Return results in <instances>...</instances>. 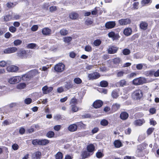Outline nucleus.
<instances>
[{
    "label": "nucleus",
    "mask_w": 159,
    "mask_h": 159,
    "mask_svg": "<svg viewBox=\"0 0 159 159\" xmlns=\"http://www.w3.org/2000/svg\"><path fill=\"white\" fill-rule=\"evenodd\" d=\"M146 81L145 78L140 77L134 79L133 81V84L134 85H138L145 83Z\"/></svg>",
    "instance_id": "obj_1"
},
{
    "label": "nucleus",
    "mask_w": 159,
    "mask_h": 159,
    "mask_svg": "<svg viewBox=\"0 0 159 159\" xmlns=\"http://www.w3.org/2000/svg\"><path fill=\"white\" fill-rule=\"evenodd\" d=\"M132 96L134 100L139 99L143 96L142 92L140 90H135L133 93Z\"/></svg>",
    "instance_id": "obj_2"
},
{
    "label": "nucleus",
    "mask_w": 159,
    "mask_h": 159,
    "mask_svg": "<svg viewBox=\"0 0 159 159\" xmlns=\"http://www.w3.org/2000/svg\"><path fill=\"white\" fill-rule=\"evenodd\" d=\"M17 56L21 59H26L28 55L27 52L24 49H20L17 53Z\"/></svg>",
    "instance_id": "obj_3"
},
{
    "label": "nucleus",
    "mask_w": 159,
    "mask_h": 159,
    "mask_svg": "<svg viewBox=\"0 0 159 159\" xmlns=\"http://www.w3.org/2000/svg\"><path fill=\"white\" fill-rule=\"evenodd\" d=\"M21 80L20 76H16L10 78L8 79V82L10 84H14L19 82Z\"/></svg>",
    "instance_id": "obj_4"
},
{
    "label": "nucleus",
    "mask_w": 159,
    "mask_h": 159,
    "mask_svg": "<svg viewBox=\"0 0 159 159\" xmlns=\"http://www.w3.org/2000/svg\"><path fill=\"white\" fill-rule=\"evenodd\" d=\"M65 69V65L62 63H59L56 65L54 67L55 70L58 72L63 71Z\"/></svg>",
    "instance_id": "obj_5"
},
{
    "label": "nucleus",
    "mask_w": 159,
    "mask_h": 159,
    "mask_svg": "<svg viewBox=\"0 0 159 159\" xmlns=\"http://www.w3.org/2000/svg\"><path fill=\"white\" fill-rule=\"evenodd\" d=\"M108 35L110 38H111L113 40L118 39L120 38L118 34H116L113 31H111L109 33Z\"/></svg>",
    "instance_id": "obj_6"
},
{
    "label": "nucleus",
    "mask_w": 159,
    "mask_h": 159,
    "mask_svg": "<svg viewBox=\"0 0 159 159\" xmlns=\"http://www.w3.org/2000/svg\"><path fill=\"white\" fill-rule=\"evenodd\" d=\"M118 22L121 25H124L129 24L131 23V20L129 18L122 19L118 20Z\"/></svg>",
    "instance_id": "obj_7"
},
{
    "label": "nucleus",
    "mask_w": 159,
    "mask_h": 159,
    "mask_svg": "<svg viewBox=\"0 0 159 159\" xmlns=\"http://www.w3.org/2000/svg\"><path fill=\"white\" fill-rule=\"evenodd\" d=\"M6 69L8 72H16L19 70V68L16 66L11 65L8 66Z\"/></svg>",
    "instance_id": "obj_8"
},
{
    "label": "nucleus",
    "mask_w": 159,
    "mask_h": 159,
    "mask_svg": "<svg viewBox=\"0 0 159 159\" xmlns=\"http://www.w3.org/2000/svg\"><path fill=\"white\" fill-rule=\"evenodd\" d=\"M116 25L114 21H110L106 22L105 24V27L108 29L114 28Z\"/></svg>",
    "instance_id": "obj_9"
},
{
    "label": "nucleus",
    "mask_w": 159,
    "mask_h": 159,
    "mask_svg": "<svg viewBox=\"0 0 159 159\" xmlns=\"http://www.w3.org/2000/svg\"><path fill=\"white\" fill-rule=\"evenodd\" d=\"M100 76L99 74L97 72H94L88 75L89 80H94L98 78Z\"/></svg>",
    "instance_id": "obj_10"
},
{
    "label": "nucleus",
    "mask_w": 159,
    "mask_h": 159,
    "mask_svg": "<svg viewBox=\"0 0 159 159\" xmlns=\"http://www.w3.org/2000/svg\"><path fill=\"white\" fill-rule=\"evenodd\" d=\"M145 123V120L143 119H139L135 120L133 124L136 126H141Z\"/></svg>",
    "instance_id": "obj_11"
},
{
    "label": "nucleus",
    "mask_w": 159,
    "mask_h": 159,
    "mask_svg": "<svg viewBox=\"0 0 159 159\" xmlns=\"http://www.w3.org/2000/svg\"><path fill=\"white\" fill-rule=\"evenodd\" d=\"M86 149L92 155L95 150V147L93 144H90L87 146Z\"/></svg>",
    "instance_id": "obj_12"
},
{
    "label": "nucleus",
    "mask_w": 159,
    "mask_h": 159,
    "mask_svg": "<svg viewBox=\"0 0 159 159\" xmlns=\"http://www.w3.org/2000/svg\"><path fill=\"white\" fill-rule=\"evenodd\" d=\"M51 30L48 27H45L43 28L42 30V34L46 36H48L51 34Z\"/></svg>",
    "instance_id": "obj_13"
},
{
    "label": "nucleus",
    "mask_w": 159,
    "mask_h": 159,
    "mask_svg": "<svg viewBox=\"0 0 159 159\" xmlns=\"http://www.w3.org/2000/svg\"><path fill=\"white\" fill-rule=\"evenodd\" d=\"M81 155L82 158L84 159L88 158L92 155L87 150H85L82 152Z\"/></svg>",
    "instance_id": "obj_14"
},
{
    "label": "nucleus",
    "mask_w": 159,
    "mask_h": 159,
    "mask_svg": "<svg viewBox=\"0 0 159 159\" xmlns=\"http://www.w3.org/2000/svg\"><path fill=\"white\" fill-rule=\"evenodd\" d=\"M53 89V88L52 87H48L47 86H45L43 87L42 90L43 93L44 94H46L50 92Z\"/></svg>",
    "instance_id": "obj_15"
},
{
    "label": "nucleus",
    "mask_w": 159,
    "mask_h": 159,
    "mask_svg": "<svg viewBox=\"0 0 159 159\" xmlns=\"http://www.w3.org/2000/svg\"><path fill=\"white\" fill-rule=\"evenodd\" d=\"M132 30L130 28H125L124 30L123 33L126 36H130L132 34Z\"/></svg>",
    "instance_id": "obj_16"
},
{
    "label": "nucleus",
    "mask_w": 159,
    "mask_h": 159,
    "mask_svg": "<svg viewBox=\"0 0 159 159\" xmlns=\"http://www.w3.org/2000/svg\"><path fill=\"white\" fill-rule=\"evenodd\" d=\"M102 104L103 102L101 101L98 100L94 102L93 105L94 108H98L101 107Z\"/></svg>",
    "instance_id": "obj_17"
},
{
    "label": "nucleus",
    "mask_w": 159,
    "mask_h": 159,
    "mask_svg": "<svg viewBox=\"0 0 159 159\" xmlns=\"http://www.w3.org/2000/svg\"><path fill=\"white\" fill-rule=\"evenodd\" d=\"M118 49V48L116 47L111 46L109 48L108 53L114 54L116 53Z\"/></svg>",
    "instance_id": "obj_18"
},
{
    "label": "nucleus",
    "mask_w": 159,
    "mask_h": 159,
    "mask_svg": "<svg viewBox=\"0 0 159 159\" xmlns=\"http://www.w3.org/2000/svg\"><path fill=\"white\" fill-rule=\"evenodd\" d=\"M128 114L126 112H122L120 115V117L123 120H126L129 117Z\"/></svg>",
    "instance_id": "obj_19"
},
{
    "label": "nucleus",
    "mask_w": 159,
    "mask_h": 159,
    "mask_svg": "<svg viewBox=\"0 0 159 159\" xmlns=\"http://www.w3.org/2000/svg\"><path fill=\"white\" fill-rule=\"evenodd\" d=\"M77 129V125L75 124H71L68 127V129L71 132L75 131Z\"/></svg>",
    "instance_id": "obj_20"
},
{
    "label": "nucleus",
    "mask_w": 159,
    "mask_h": 159,
    "mask_svg": "<svg viewBox=\"0 0 159 159\" xmlns=\"http://www.w3.org/2000/svg\"><path fill=\"white\" fill-rule=\"evenodd\" d=\"M148 24L145 21H141L140 24V28L143 30H146L148 28Z\"/></svg>",
    "instance_id": "obj_21"
},
{
    "label": "nucleus",
    "mask_w": 159,
    "mask_h": 159,
    "mask_svg": "<svg viewBox=\"0 0 159 159\" xmlns=\"http://www.w3.org/2000/svg\"><path fill=\"white\" fill-rule=\"evenodd\" d=\"M41 153L39 151L35 152L32 155L33 158L34 159H40L41 157Z\"/></svg>",
    "instance_id": "obj_22"
},
{
    "label": "nucleus",
    "mask_w": 159,
    "mask_h": 159,
    "mask_svg": "<svg viewBox=\"0 0 159 159\" xmlns=\"http://www.w3.org/2000/svg\"><path fill=\"white\" fill-rule=\"evenodd\" d=\"M27 47L28 48H30L31 49H38L39 48L38 45L34 43L28 44L27 45Z\"/></svg>",
    "instance_id": "obj_23"
},
{
    "label": "nucleus",
    "mask_w": 159,
    "mask_h": 159,
    "mask_svg": "<svg viewBox=\"0 0 159 159\" xmlns=\"http://www.w3.org/2000/svg\"><path fill=\"white\" fill-rule=\"evenodd\" d=\"M28 73L31 77L32 78L33 77L39 74V72H38V70H34L29 72Z\"/></svg>",
    "instance_id": "obj_24"
},
{
    "label": "nucleus",
    "mask_w": 159,
    "mask_h": 159,
    "mask_svg": "<svg viewBox=\"0 0 159 159\" xmlns=\"http://www.w3.org/2000/svg\"><path fill=\"white\" fill-rule=\"evenodd\" d=\"M31 78L30 75H29L28 73L23 75L21 77V79L22 78V80L24 81L29 80Z\"/></svg>",
    "instance_id": "obj_25"
},
{
    "label": "nucleus",
    "mask_w": 159,
    "mask_h": 159,
    "mask_svg": "<svg viewBox=\"0 0 159 159\" xmlns=\"http://www.w3.org/2000/svg\"><path fill=\"white\" fill-rule=\"evenodd\" d=\"M70 18L73 20L76 19L78 17V14L75 12H72L70 15Z\"/></svg>",
    "instance_id": "obj_26"
},
{
    "label": "nucleus",
    "mask_w": 159,
    "mask_h": 159,
    "mask_svg": "<svg viewBox=\"0 0 159 159\" xmlns=\"http://www.w3.org/2000/svg\"><path fill=\"white\" fill-rule=\"evenodd\" d=\"M49 141L47 139H39V145H44L48 143Z\"/></svg>",
    "instance_id": "obj_27"
},
{
    "label": "nucleus",
    "mask_w": 159,
    "mask_h": 159,
    "mask_svg": "<svg viewBox=\"0 0 159 159\" xmlns=\"http://www.w3.org/2000/svg\"><path fill=\"white\" fill-rule=\"evenodd\" d=\"M10 63L11 61H0V66L4 67L6 66L7 64H10Z\"/></svg>",
    "instance_id": "obj_28"
},
{
    "label": "nucleus",
    "mask_w": 159,
    "mask_h": 159,
    "mask_svg": "<svg viewBox=\"0 0 159 159\" xmlns=\"http://www.w3.org/2000/svg\"><path fill=\"white\" fill-rule=\"evenodd\" d=\"M111 96L113 98H117L119 96L117 91L116 90H113L111 93Z\"/></svg>",
    "instance_id": "obj_29"
},
{
    "label": "nucleus",
    "mask_w": 159,
    "mask_h": 159,
    "mask_svg": "<svg viewBox=\"0 0 159 159\" xmlns=\"http://www.w3.org/2000/svg\"><path fill=\"white\" fill-rule=\"evenodd\" d=\"M114 145L116 148H120L121 146L122 143L119 140L115 141L114 143Z\"/></svg>",
    "instance_id": "obj_30"
},
{
    "label": "nucleus",
    "mask_w": 159,
    "mask_h": 159,
    "mask_svg": "<svg viewBox=\"0 0 159 159\" xmlns=\"http://www.w3.org/2000/svg\"><path fill=\"white\" fill-rule=\"evenodd\" d=\"M71 110L73 112H76L79 110H80V108L76 106L75 105H71Z\"/></svg>",
    "instance_id": "obj_31"
},
{
    "label": "nucleus",
    "mask_w": 159,
    "mask_h": 159,
    "mask_svg": "<svg viewBox=\"0 0 159 159\" xmlns=\"http://www.w3.org/2000/svg\"><path fill=\"white\" fill-rule=\"evenodd\" d=\"M25 86L26 84L25 83H21L18 84L16 86V88L17 89H24Z\"/></svg>",
    "instance_id": "obj_32"
},
{
    "label": "nucleus",
    "mask_w": 159,
    "mask_h": 159,
    "mask_svg": "<svg viewBox=\"0 0 159 159\" xmlns=\"http://www.w3.org/2000/svg\"><path fill=\"white\" fill-rule=\"evenodd\" d=\"M130 50L127 48H125L122 50V53L125 55H129L130 53Z\"/></svg>",
    "instance_id": "obj_33"
},
{
    "label": "nucleus",
    "mask_w": 159,
    "mask_h": 159,
    "mask_svg": "<svg viewBox=\"0 0 159 159\" xmlns=\"http://www.w3.org/2000/svg\"><path fill=\"white\" fill-rule=\"evenodd\" d=\"M55 135L54 133L52 131H49L46 134V136L49 138L53 137Z\"/></svg>",
    "instance_id": "obj_34"
},
{
    "label": "nucleus",
    "mask_w": 159,
    "mask_h": 159,
    "mask_svg": "<svg viewBox=\"0 0 159 159\" xmlns=\"http://www.w3.org/2000/svg\"><path fill=\"white\" fill-rule=\"evenodd\" d=\"M108 85V82L106 81L103 80L100 82V85L102 87H106Z\"/></svg>",
    "instance_id": "obj_35"
},
{
    "label": "nucleus",
    "mask_w": 159,
    "mask_h": 159,
    "mask_svg": "<svg viewBox=\"0 0 159 159\" xmlns=\"http://www.w3.org/2000/svg\"><path fill=\"white\" fill-rule=\"evenodd\" d=\"M63 155L61 152H57L55 155L56 159H62Z\"/></svg>",
    "instance_id": "obj_36"
},
{
    "label": "nucleus",
    "mask_w": 159,
    "mask_h": 159,
    "mask_svg": "<svg viewBox=\"0 0 159 159\" xmlns=\"http://www.w3.org/2000/svg\"><path fill=\"white\" fill-rule=\"evenodd\" d=\"M120 107V105L119 104L116 103L113 104L112 105V108L115 111H116L118 110Z\"/></svg>",
    "instance_id": "obj_37"
},
{
    "label": "nucleus",
    "mask_w": 159,
    "mask_h": 159,
    "mask_svg": "<svg viewBox=\"0 0 159 159\" xmlns=\"http://www.w3.org/2000/svg\"><path fill=\"white\" fill-rule=\"evenodd\" d=\"M68 33V31L66 29H62L60 31V34L61 35H66Z\"/></svg>",
    "instance_id": "obj_38"
},
{
    "label": "nucleus",
    "mask_w": 159,
    "mask_h": 159,
    "mask_svg": "<svg viewBox=\"0 0 159 159\" xmlns=\"http://www.w3.org/2000/svg\"><path fill=\"white\" fill-rule=\"evenodd\" d=\"M72 39V38L70 37H67L64 38L63 40L64 42L66 43H70Z\"/></svg>",
    "instance_id": "obj_39"
},
{
    "label": "nucleus",
    "mask_w": 159,
    "mask_h": 159,
    "mask_svg": "<svg viewBox=\"0 0 159 159\" xmlns=\"http://www.w3.org/2000/svg\"><path fill=\"white\" fill-rule=\"evenodd\" d=\"M100 124L102 125L105 126L108 125V122L105 119H103L101 121Z\"/></svg>",
    "instance_id": "obj_40"
},
{
    "label": "nucleus",
    "mask_w": 159,
    "mask_h": 159,
    "mask_svg": "<svg viewBox=\"0 0 159 159\" xmlns=\"http://www.w3.org/2000/svg\"><path fill=\"white\" fill-rule=\"evenodd\" d=\"M120 85L121 87H123L126 85V81L125 80H120L119 82Z\"/></svg>",
    "instance_id": "obj_41"
},
{
    "label": "nucleus",
    "mask_w": 159,
    "mask_h": 159,
    "mask_svg": "<svg viewBox=\"0 0 159 159\" xmlns=\"http://www.w3.org/2000/svg\"><path fill=\"white\" fill-rule=\"evenodd\" d=\"M74 82L76 84H79L82 83V81L80 78H76L74 80Z\"/></svg>",
    "instance_id": "obj_42"
},
{
    "label": "nucleus",
    "mask_w": 159,
    "mask_h": 159,
    "mask_svg": "<svg viewBox=\"0 0 159 159\" xmlns=\"http://www.w3.org/2000/svg\"><path fill=\"white\" fill-rule=\"evenodd\" d=\"M22 41L19 39L15 40L14 41L13 43L15 46H18L20 45L22 43Z\"/></svg>",
    "instance_id": "obj_43"
},
{
    "label": "nucleus",
    "mask_w": 159,
    "mask_h": 159,
    "mask_svg": "<svg viewBox=\"0 0 159 159\" xmlns=\"http://www.w3.org/2000/svg\"><path fill=\"white\" fill-rule=\"evenodd\" d=\"M101 41L99 39H97L95 40L93 42V44L95 46H99L101 43Z\"/></svg>",
    "instance_id": "obj_44"
},
{
    "label": "nucleus",
    "mask_w": 159,
    "mask_h": 159,
    "mask_svg": "<svg viewBox=\"0 0 159 159\" xmlns=\"http://www.w3.org/2000/svg\"><path fill=\"white\" fill-rule=\"evenodd\" d=\"M150 1V0H142L141 2V4L142 6H144L149 3Z\"/></svg>",
    "instance_id": "obj_45"
},
{
    "label": "nucleus",
    "mask_w": 159,
    "mask_h": 159,
    "mask_svg": "<svg viewBox=\"0 0 159 159\" xmlns=\"http://www.w3.org/2000/svg\"><path fill=\"white\" fill-rule=\"evenodd\" d=\"M145 65V64H139L136 65V67L138 70H141L142 69L143 66Z\"/></svg>",
    "instance_id": "obj_46"
},
{
    "label": "nucleus",
    "mask_w": 159,
    "mask_h": 159,
    "mask_svg": "<svg viewBox=\"0 0 159 159\" xmlns=\"http://www.w3.org/2000/svg\"><path fill=\"white\" fill-rule=\"evenodd\" d=\"M32 100L31 98H26L24 100V102L25 104H29L31 103Z\"/></svg>",
    "instance_id": "obj_47"
},
{
    "label": "nucleus",
    "mask_w": 159,
    "mask_h": 159,
    "mask_svg": "<svg viewBox=\"0 0 159 159\" xmlns=\"http://www.w3.org/2000/svg\"><path fill=\"white\" fill-rule=\"evenodd\" d=\"M84 49L86 51L88 52H90L92 50L91 47L89 45L86 46L85 47Z\"/></svg>",
    "instance_id": "obj_48"
},
{
    "label": "nucleus",
    "mask_w": 159,
    "mask_h": 159,
    "mask_svg": "<svg viewBox=\"0 0 159 159\" xmlns=\"http://www.w3.org/2000/svg\"><path fill=\"white\" fill-rule=\"evenodd\" d=\"M70 104L71 105H75L77 103V100L75 98H73L72 99L70 102Z\"/></svg>",
    "instance_id": "obj_49"
},
{
    "label": "nucleus",
    "mask_w": 159,
    "mask_h": 159,
    "mask_svg": "<svg viewBox=\"0 0 159 159\" xmlns=\"http://www.w3.org/2000/svg\"><path fill=\"white\" fill-rule=\"evenodd\" d=\"M121 61L120 59L119 58H115L113 60V61L114 64H117L120 63Z\"/></svg>",
    "instance_id": "obj_50"
},
{
    "label": "nucleus",
    "mask_w": 159,
    "mask_h": 159,
    "mask_svg": "<svg viewBox=\"0 0 159 159\" xmlns=\"http://www.w3.org/2000/svg\"><path fill=\"white\" fill-rule=\"evenodd\" d=\"M10 53L15 52L17 50V48L16 47H13L9 48Z\"/></svg>",
    "instance_id": "obj_51"
},
{
    "label": "nucleus",
    "mask_w": 159,
    "mask_h": 159,
    "mask_svg": "<svg viewBox=\"0 0 159 159\" xmlns=\"http://www.w3.org/2000/svg\"><path fill=\"white\" fill-rule=\"evenodd\" d=\"M154 128H149L147 130V134L148 135H150L151 134L153 131H154Z\"/></svg>",
    "instance_id": "obj_52"
},
{
    "label": "nucleus",
    "mask_w": 159,
    "mask_h": 159,
    "mask_svg": "<svg viewBox=\"0 0 159 159\" xmlns=\"http://www.w3.org/2000/svg\"><path fill=\"white\" fill-rule=\"evenodd\" d=\"M39 139H35L32 141V143L34 145H39Z\"/></svg>",
    "instance_id": "obj_53"
},
{
    "label": "nucleus",
    "mask_w": 159,
    "mask_h": 159,
    "mask_svg": "<svg viewBox=\"0 0 159 159\" xmlns=\"http://www.w3.org/2000/svg\"><path fill=\"white\" fill-rule=\"evenodd\" d=\"M73 86V85L72 84L68 83L65 85V87L67 89H68L70 88H72Z\"/></svg>",
    "instance_id": "obj_54"
},
{
    "label": "nucleus",
    "mask_w": 159,
    "mask_h": 159,
    "mask_svg": "<svg viewBox=\"0 0 159 159\" xmlns=\"http://www.w3.org/2000/svg\"><path fill=\"white\" fill-rule=\"evenodd\" d=\"M16 28L13 26H11L9 27V31L12 33H14L16 31Z\"/></svg>",
    "instance_id": "obj_55"
},
{
    "label": "nucleus",
    "mask_w": 159,
    "mask_h": 159,
    "mask_svg": "<svg viewBox=\"0 0 159 159\" xmlns=\"http://www.w3.org/2000/svg\"><path fill=\"white\" fill-rule=\"evenodd\" d=\"M61 128V125H56L54 127L53 129H54L57 131H59Z\"/></svg>",
    "instance_id": "obj_56"
},
{
    "label": "nucleus",
    "mask_w": 159,
    "mask_h": 159,
    "mask_svg": "<svg viewBox=\"0 0 159 159\" xmlns=\"http://www.w3.org/2000/svg\"><path fill=\"white\" fill-rule=\"evenodd\" d=\"M76 125H77L78 126H79V127H80L81 128H84L85 126V125L84 124L81 122H77V123Z\"/></svg>",
    "instance_id": "obj_57"
},
{
    "label": "nucleus",
    "mask_w": 159,
    "mask_h": 159,
    "mask_svg": "<svg viewBox=\"0 0 159 159\" xmlns=\"http://www.w3.org/2000/svg\"><path fill=\"white\" fill-rule=\"evenodd\" d=\"M11 19V17L10 15H6L4 18V20L6 21H8L10 20Z\"/></svg>",
    "instance_id": "obj_58"
},
{
    "label": "nucleus",
    "mask_w": 159,
    "mask_h": 159,
    "mask_svg": "<svg viewBox=\"0 0 159 159\" xmlns=\"http://www.w3.org/2000/svg\"><path fill=\"white\" fill-rule=\"evenodd\" d=\"M38 27L37 25H33L31 28V30L33 31H35L37 30Z\"/></svg>",
    "instance_id": "obj_59"
},
{
    "label": "nucleus",
    "mask_w": 159,
    "mask_h": 159,
    "mask_svg": "<svg viewBox=\"0 0 159 159\" xmlns=\"http://www.w3.org/2000/svg\"><path fill=\"white\" fill-rule=\"evenodd\" d=\"M61 118V116L59 114H57L54 116V118L55 120H58Z\"/></svg>",
    "instance_id": "obj_60"
},
{
    "label": "nucleus",
    "mask_w": 159,
    "mask_h": 159,
    "mask_svg": "<svg viewBox=\"0 0 159 159\" xmlns=\"http://www.w3.org/2000/svg\"><path fill=\"white\" fill-rule=\"evenodd\" d=\"M96 157L98 158L102 157L103 156V154L101 152H98L96 154Z\"/></svg>",
    "instance_id": "obj_61"
},
{
    "label": "nucleus",
    "mask_w": 159,
    "mask_h": 159,
    "mask_svg": "<svg viewBox=\"0 0 159 159\" xmlns=\"http://www.w3.org/2000/svg\"><path fill=\"white\" fill-rule=\"evenodd\" d=\"M12 148H13V149L14 150H17L18 149V148H19V146H18V145L17 144H16V143H15V144H13L12 145Z\"/></svg>",
    "instance_id": "obj_62"
},
{
    "label": "nucleus",
    "mask_w": 159,
    "mask_h": 159,
    "mask_svg": "<svg viewBox=\"0 0 159 159\" xmlns=\"http://www.w3.org/2000/svg\"><path fill=\"white\" fill-rule=\"evenodd\" d=\"M124 72L123 71H120L117 72V76L121 77L123 76L124 74Z\"/></svg>",
    "instance_id": "obj_63"
},
{
    "label": "nucleus",
    "mask_w": 159,
    "mask_h": 159,
    "mask_svg": "<svg viewBox=\"0 0 159 159\" xmlns=\"http://www.w3.org/2000/svg\"><path fill=\"white\" fill-rule=\"evenodd\" d=\"M93 22L90 19H88L85 21L86 24L87 25H90L92 24Z\"/></svg>",
    "instance_id": "obj_64"
}]
</instances>
